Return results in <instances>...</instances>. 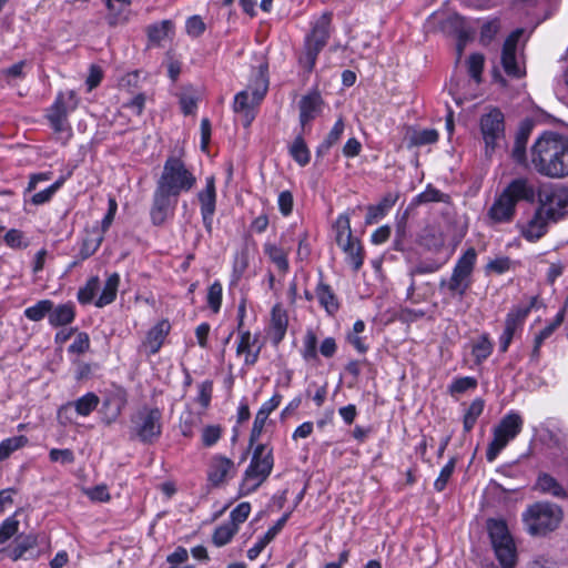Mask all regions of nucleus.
<instances>
[{
    "mask_svg": "<svg viewBox=\"0 0 568 568\" xmlns=\"http://www.w3.org/2000/svg\"><path fill=\"white\" fill-rule=\"evenodd\" d=\"M530 162L542 176H568V138L554 132L544 133L530 149Z\"/></svg>",
    "mask_w": 568,
    "mask_h": 568,
    "instance_id": "obj_1",
    "label": "nucleus"
},
{
    "mask_svg": "<svg viewBox=\"0 0 568 568\" xmlns=\"http://www.w3.org/2000/svg\"><path fill=\"white\" fill-rule=\"evenodd\" d=\"M521 518L525 529L530 536H544L559 526L562 511L555 504L537 501L525 509Z\"/></svg>",
    "mask_w": 568,
    "mask_h": 568,
    "instance_id": "obj_2",
    "label": "nucleus"
},
{
    "mask_svg": "<svg viewBox=\"0 0 568 568\" xmlns=\"http://www.w3.org/2000/svg\"><path fill=\"white\" fill-rule=\"evenodd\" d=\"M274 466L273 450L264 444H257L241 483V493L255 491L270 476Z\"/></svg>",
    "mask_w": 568,
    "mask_h": 568,
    "instance_id": "obj_3",
    "label": "nucleus"
},
{
    "mask_svg": "<svg viewBox=\"0 0 568 568\" xmlns=\"http://www.w3.org/2000/svg\"><path fill=\"white\" fill-rule=\"evenodd\" d=\"M195 184V175L176 156H169L166 159L163 171L156 182L158 186L176 196L191 191Z\"/></svg>",
    "mask_w": 568,
    "mask_h": 568,
    "instance_id": "obj_4",
    "label": "nucleus"
},
{
    "mask_svg": "<svg viewBox=\"0 0 568 568\" xmlns=\"http://www.w3.org/2000/svg\"><path fill=\"white\" fill-rule=\"evenodd\" d=\"M477 260V252L469 247L456 262L448 280L443 278L440 288H447L452 297L463 298L471 286V275Z\"/></svg>",
    "mask_w": 568,
    "mask_h": 568,
    "instance_id": "obj_5",
    "label": "nucleus"
},
{
    "mask_svg": "<svg viewBox=\"0 0 568 568\" xmlns=\"http://www.w3.org/2000/svg\"><path fill=\"white\" fill-rule=\"evenodd\" d=\"M487 530L495 555L500 565L504 568H513L516 565L517 554L515 541L506 521L490 518L487 520Z\"/></svg>",
    "mask_w": 568,
    "mask_h": 568,
    "instance_id": "obj_6",
    "label": "nucleus"
},
{
    "mask_svg": "<svg viewBox=\"0 0 568 568\" xmlns=\"http://www.w3.org/2000/svg\"><path fill=\"white\" fill-rule=\"evenodd\" d=\"M332 14L324 12L312 26L311 32L305 38L304 53L300 63L311 72L315 67L316 59L329 38Z\"/></svg>",
    "mask_w": 568,
    "mask_h": 568,
    "instance_id": "obj_7",
    "label": "nucleus"
},
{
    "mask_svg": "<svg viewBox=\"0 0 568 568\" xmlns=\"http://www.w3.org/2000/svg\"><path fill=\"white\" fill-rule=\"evenodd\" d=\"M132 433L144 444H152L162 433V412L158 407L143 406L132 417Z\"/></svg>",
    "mask_w": 568,
    "mask_h": 568,
    "instance_id": "obj_8",
    "label": "nucleus"
},
{
    "mask_svg": "<svg viewBox=\"0 0 568 568\" xmlns=\"http://www.w3.org/2000/svg\"><path fill=\"white\" fill-rule=\"evenodd\" d=\"M523 424L521 416L514 412L506 414L500 419L494 428V438L486 452V458L489 463L494 462L508 443L516 438L523 429Z\"/></svg>",
    "mask_w": 568,
    "mask_h": 568,
    "instance_id": "obj_9",
    "label": "nucleus"
},
{
    "mask_svg": "<svg viewBox=\"0 0 568 568\" xmlns=\"http://www.w3.org/2000/svg\"><path fill=\"white\" fill-rule=\"evenodd\" d=\"M335 240L337 245L345 253L347 264L357 272L363 265V248L357 240L353 237L351 222L347 214L337 216L335 224Z\"/></svg>",
    "mask_w": 568,
    "mask_h": 568,
    "instance_id": "obj_10",
    "label": "nucleus"
},
{
    "mask_svg": "<svg viewBox=\"0 0 568 568\" xmlns=\"http://www.w3.org/2000/svg\"><path fill=\"white\" fill-rule=\"evenodd\" d=\"M480 133L485 143V155L491 158L505 139V119L503 112L493 108L480 118Z\"/></svg>",
    "mask_w": 568,
    "mask_h": 568,
    "instance_id": "obj_11",
    "label": "nucleus"
},
{
    "mask_svg": "<svg viewBox=\"0 0 568 568\" xmlns=\"http://www.w3.org/2000/svg\"><path fill=\"white\" fill-rule=\"evenodd\" d=\"M266 91V80L263 77H258L254 89L243 90L235 95L233 110L242 115L245 126H248L254 120V108L264 99Z\"/></svg>",
    "mask_w": 568,
    "mask_h": 568,
    "instance_id": "obj_12",
    "label": "nucleus"
},
{
    "mask_svg": "<svg viewBox=\"0 0 568 568\" xmlns=\"http://www.w3.org/2000/svg\"><path fill=\"white\" fill-rule=\"evenodd\" d=\"M538 203V206L545 209L548 217L556 223L568 214V190L562 187L539 190Z\"/></svg>",
    "mask_w": 568,
    "mask_h": 568,
    "instance_id": "obj_13",
    "label": "nucleus"
},
{
    "mask_svg": "<svg viewBox=\"0 0 568 568\" xmlns=\"http://www.w3.org/2000/svg\"><path fill=\"white\" fill-rule=\"evenodd\" d=\"M178 197L156 185L150 211L151 221L154 225L160 226L173 216Z\"/></svg>",
    "mask_w": 568,
    "mask_h": 568,
    "instance_id": "obj_14",
    "label": "nucleus"
},
{
    "mask_svg": "<svg viewBox=\"0 0 568 568\" xmlns=\"http://www.w3.org/2000/svg\"><path fill=\"white\" fill-rule=\"evenodd\" d=\"M100 398L94 393H87L77 400L62 405L58 410V419L62 425L71 424L73 420V412L81 417L89 416L97 409Z\"/></svg>",
    "mask_w": 568,
    "mask_h": 568,
    "instance_id": "obj_15",
    "label": "nucleus"
},
{
    "mask_svg": "<svg viewBox=\"0 0 568 568\" xmlns=\"http://www.w3.org/2000/svg\"><path fill=\"white\" fill-rule=\"evenodd\" d=\"M536 302V297H532L529 305L527 306H517L514 307L506 316L505 321V329L499 337V349L500 352H507L514 335L518 328L521 327L526 317L530 313L534 304Z\"/></svg>",
    "mask_w": 568,
    "mask_h": 568,
    "instance_id": "obj_16",
    "label": "nucleus"
},
{
    "mask_svg": "<svg viewBox=\"0 0 568 568\" xmlns=\"http://www.w3.org/2000/svg\"><path fill=\"white\" fill-rule=\"evenodd\" d=\"M521 30L514 31L504 42L501 51V64L509 77L520 78L524 75V67L517 53V44Z\"/></svg>",
    "mask_w": 568,
    "mask_h": 568,
    "instance_id": "obj_17",
    "label": "nucleus"
},
{
    "mask_svg": "<svg viewBox=\"0 0 568 568\" xmlns=\"http://www.w3.org/2000/svg\"><path fill=\"white\" fill-rule=\"evenodd\" d=\"M517 206L519 202L534 203L538 196L535 182L527 176L510 180L501 191Z\"/></svg>",
    "mask_w": 568,
    "mask_h": 568,
    "instance_id": "obj_18",
    "label": "nucleus"
},
{
    "mask_svg": "<svg viewBox=\"0 0 568 568\" xmlns=\"http://www.w3.org/2000/svg\"><path fill=\"white\" fill-rule=\"evenodd\" d=\"M237 468L234 462L222 455H214L207 466V481L219 487L227 483L236 475Z\"/></svg>",
    "mask_w": 568,
    "mask_h": 568,
    "instance_id": "obj_19",
    "label": "nucleus"
},
{
    "mask_svg": "<svg viewBox=\"0 0 568 568\" xmlns=\"http://www.w3.org/2000/svg\"><path fill=\"white\" fill-rule=\"evenodd\" d=\"M554 223L539 206L532 216L524 224L518 225L520 235L528 242H537L548 232L549 224Z\"/></svg>",
    "mask_w": 568,
    "mask_h": 568,
    "instance_id": "obj_20",
    "label": "nucleus"
},
{
    "mask_svg": "<svg viewBox=\"0 0 568 568\" xmlns=\"http://www.w3.org/2000/svg\"><path fill=\"white\" fill-rule=\"evenodd\" d=\"M201 204V215L204 227L211 232L213 224V215L215 213L216 191L214 176L206 178L205 189L197 194Z\"/></svg>",
    "mask_w": 568,
    "mask_h": 568,
    "instance_id": "obj_21",
    "label": "nucleus"
},
{
    "mask_svg": "<svg viewBox=\"0 0 568 568\" xmlns=\"http://www.w3.org/2000/svg\"><path fill=\"white\" fill-rule=\"evenodd\" d=\"M516 207L511 200L500 192L488 209L487 217L494 224L509 223L516 215Z\"/></svg>",
    "mask_w": 568,
    "mask_h": 568,
    "instance_id": "obj_22",
    "label": "nucleus"
},
{
    "mask_svg": "<svg viewBox=\"0 0 568 568\" xmlns=\"http://www.w3.org/2000/svg\"><path fill=\"white\" fill-rule=\"evenodd\" d=\"M261 345H257V337L252 336L248 331H240V341L237 343V355H244V364L254 365L260 356Z\"/></svg>",
    "mask_w": 568,
    "mask_h": 568,
    "instance_id": "obj_23",
    "label": "nucleus"
},
{
    "mask_svg": "<svg viewBox=\"0 0 568 568\" xmlns=\"http://www.w3.org/2000/svg\"><path fill=\"white\" fill-rule=\"evenodd\" d=\"M170 328L171 325L168 321H161L148 332L142 346L150 355H154L160 351Z\"/></svg>",
    "mask_w": 568,
    "mask_h": 568,
    "instance_id": "obj_24",
    "label": "nucleus"
},
{
    "mask_svg": "<svg viewBox=\"0 0 568 568\" xmlns=\"http://www.w3.org/2000/svg\"><path fill=\"white\" fill-rule=\"evenodd\" d=\"M322 99L318 93H311L300 101V122L303 128L313 121L321 112Z\"/></svg>",
    "mask_w": 568,
    "mask_h": 568,
    "instance_id": "obj_25",
    "label": "nucleus"
},
{
    "mask_svg": "<svg viewBox=\"0 0 568 568\" xmlns=\"http://www.w3.org/2000/svg\"><path fill=\"white\" fill-rule=\"evenodd\" d=\"M109 10L108 23L112 27L125 23L130 18V0H104Z\"/></svg>",
    "mask_w": 568,
    "mask_h": 568,
    "instance_id": "obj_26",
    "label": "nucleus"
},
{
    "mask_svg": "<svg viewBox=\"0 0 568 568\" xmlns=\"http://www.w3.org/2000/svg\"><path fill=\"white\" fill-rule=\"evenodd\" d=\"M288 514L283 515L255 544L247 550V558L254 560L263 549L275 538L287 521Z\"/></svg>",
    "mask_w": 568,
    "mask_h": 568,
    "instance_id": "obj_27",
    "label": "nucleus"
},
{
    "mask_svg": "<svg viewBox=\"0 0 568 568\" xmlns=\"http://www.w3.org/2000/svg\"><path fill=\"white\" fill-rule=\"evenodd\" d=\"M315 295L320 305L327 312V314L334 315L338 311V298L328 284L320 282L315 288Z\"/></svg>",
    "mask_w": 568,
    "mask_h": 568,
    "instance_id": "obj_28",
    "label": "nucleus"
},
{
    "mask_svg": "<svg viewBox=\"0 0 568 568\" xmlns=\"http://www.w3.org/2000/svg\"><path fill=\"white\" fill-rule=\"evenodd\" d=\"M78 103L79 99L75 91L68 90L64 92H59L48 112L62 113L63 115L68 116L70 112L77 109Z\"/></svg>",
    "mask_w": 568,
    "mask_h": 568,
    "instance_id": "obj_29",
    "label": "nucleus"
},
{
    "mask_svg": "<svg viewBox=\"0 0 568 568\" xmlns=\"http://www.w3.org/2000/svg\"><path fill=\"white\" fill-rule=\"evenodd\" d=\"M78 103L79 99L75 91L68 90L64 92H59L48 112L62 113L63 115L68 116L70 112L77 109Z\"/></svg>",
    "mask_w": 568,
    "mask_h": 568,
    "instance_id": "obj_30",
    "label": "nucleus"
},
{
    "mask_svg": "<svg viewBox=\"0 0 568 568\" xmlns=\"http://www.w3.org/2000/svg\"><path fill=\"white\" fill-rule=\"evenodd\" d=\"M75 310L73 303L60 304L57 307L52 306V311L49 314V323L54 327L68 325L73 322Z\"/></svg>",
    "mask_w": 568,
    "mask_h": 568,
    "instance_id": "obj_31",
    "label": "nucleus"
},
{
    "mask_svg": "<svg viewBox=\"0 0 568 568\" xmlns=\"http://www.w3.org/2000/svg\"><path fill=\"white\" fill-rule=\"evenodd\" d=\"M290 248L274 243L264 244L265 255L274 263L280 272L286 273L288 271V255Z\"/></svg>",
    "mask_w": 568,
    "mask_h": 568,
    "instance_id": "obj_32",
    "label": "nucleus"
},
{
    "mask_svg": "<svg viewBox=\"0 0 568 568\" xmlns=\"http://www.w3.org/2000/svg\"><path fill=\"white\" fill-rule=\"evenodd\" d=\"M103 237V234L99 231L98 227H93L91 231H88L79 252L80 260L84 261L92 256L102 244Z\"/></svg>",
    "mask_w": 568,
    "mask_h": 568,
    "instance_id": "obj_33",
    "label": "nucleus"
},
{
    "mask_svg": "<svg viewBox=\"0 0 568 568\" xmlns=\"http://www.w3.org/2000/svg\"><path fill=\"white\" fill-rule=\"evenodd\" d=\"M119 284H120L119 274L118 273L111 274L108 277V280L105 281L102 293L95 301V306L104 307V306L111 304L116 297Z\"/></svg>",
    "mask_w": 568,
    "mask_h": 568,
    "instance_id": "obj_34",
    "label": "nucleus"
},
{
    "mask_svg": "<svg viewBox=\"0 0 568 568\" xmlns=\"http://www.w3.org/2000/svg\"><path fill=\"white\" fill-rule=\"evenodd\" d=\"M393 194L385 195L377 205H371L367 210L366 223L373 224L382 219L396 203Z\"/></svg>",
    "mask_w": 568,
    "mask_h": 568,
    "instance_id": "obj_35",
    "label": "nucleus"
},
{
    "mask_svg": "<svg viewBox=\"0 0 568 568\" xmlns=\"http://www.w3.org/2000/svg\"><path fill=\"white\" fill-rule=\"evenodd\" d=\"M408 146H420L435 143L438 140V132L434 129L413 130L409 129L406 133Z\"/></svg>",
    "mask_w": 568,
    "mask_h": 568,
    "instance_id": "obj_36",
    "label": "nucleus"
},
{
    "mask_svg": "<svg viewBox=\"0 0 568 568\" xmlns=\"http://www.w3.org/2000/svg\"><path fill=\"white\" fill-rule=\"evenodd\" d=\"M494 344L488 334H481L471 346V355L477 364L486 361L493 353Z\"/></svg>",
    "mask_w": 568,
    "mask_h": 568,
    "instance_id": "obj_37",
    "label": "nucleus"
},
{
    "mask_svg": "<svg viewBox=\"0 0 568 568\" xmlns=\"http://www.w3.org/2000/svg\"><path fill=\"white\" fill-rule=\"evenodd\" d=\"M344 129H345L344 121H343V119L339 118L335 122V124L333 125V128L331 129V131L328 132L326 138L324 139V141L318 145V148L316 150V156L325 155L329 151V149L339 141V139L344 132Z\"/></svg>",
    "mask_w": 568,
    "mask_h": 568,
    "instance_id": "obj_38",
    "label": "nucleus"
},
{
    "mask_svg": "<svg viewBox=\"0 0 568 568\" xmlns=\"http://www.w3.org/2000/svg\"><path fill=\"white\" fill-rule=\"evenodd\" d=\"M47 118L54 133L59 134L63 142H67L72 135L71 126L68 122V116L63 115L62 113L48 112Z\"/></svg>",
    "mask_w": 568,
    "mask_h": 568,
    "instance_id": "obj_39",
    "label": "nucleus"
},
{
    "mask_svg": "<svg viewBox=\"0 0 568 568\" xmlns=\"http://www.w3.org/2000/svg\"><path fill=\"white\" fill-rule=\"evenodd\" d=\"M173 32V23L170 20H163L160 23L148 28L149 41L155 45H161L162 41Z\"/></svg>",
    "mask_w": 568,
    "mask_h": 568,
    "instance_id": "obj_40",
    "label": "nucleus"
},
{
    "mask_svg": "<svg viewBox=\"0 0 568 568\" xmlns=\"http://www.w3.org/2000/svg\"><path fill=\"white\" fill-rule=\"evenodd\" d=\"M536 488L545 494H550L555 497H564L566 495L562 486L550 475L540 474L536 481Z\"/></svg>",
    "mask_w": 568,
    "mask_h": 568,
    "instance_id": "obj_41",
    "label": "nucleus"
},
{
    "mask_svg": "<svg viewBox=\"0 0 568 568\" xmlns=\"http://www.w3.org/2000/svg\"><path fill=\"white\" fill-rule=\"evenodd\" d=\"M301 355L305 362H314L318 359L317 355V337L316 334L308 329L303 337V346Z\"/></svg>",
    "mask_w": 568,
    "mask_h": 568,
    "instance_id": "obj_42",
    "label": "nucleus"
},
{
    "mask_svg": "<svg viewBox=\"0 0 568 568\" xmlns=\"http://www.w3.org/2000/svg\"><path fill=\"white\" fill-rule=\"evenodd\" d=\"M52 301L41 300L34 305L27 307L24 310V316L32 322H39L47 315L49 316L50 312L52 311Z\"/></svg>",
    "mask_w": 568,
    "mask_h": 568,
    "instance_id": "obj_43",
    "label": "nucleus"
},
{
    "mask_svg": "<svg viewBox=\"0 0 568 568\" xmlns=\"http://www.w3.org/2000/svg\"><path fill=\"white\" fill-rule=\"evenodd\" d=\"M484 400L480 398H476L470 403L463 419V426L466 433L470 432L475 426L477 418L484 410Z\"/></svg>",
    "mask_w": 568,
    "mask_h": 568,
    "instance_id": "obj_44",
    "label": "nucleus"
},
{
    "mask_svg": "<svg viewBox=\"0 0 568 568\" xmlns=\"http://www.w3.org/2000/svg\"><path fill=\"white\" fill-rule=\"evenodd\" d=\"M561 322H562V316L558 315L557 318L552 323H550L547 326H545L536 335L535 342H534V348H532V353H531V356L534 358H538L539 357L540 347H541L542 343L554 334V332L561 324Z\"/></svg>",
    "mask_w": 568,
    "mask_h": 568,
    "instance_id": "obj_45",
    "label": "nucleus"
},
{
    "mask_svg": "<svg viewBox=\"0 0 568 568\" xmlns=\"http://www.w3.org/2000/svg\"><path fill=\"white\" fill-rule=\"evenodd\" d=\"M271 322L272 327L275 331L277 342H280L284 337L287 328V315L280 305H275L272 308Z\"/></svg>",
    "mask_w": 568,
    "mask_h": 568,
    "instance_id": "obj_46",
    "label": "nucleus"
},
{
    "mask_svg": "<svg viewBox=\"0 0 568 568\" xmlns=\"http://www.w3.org/2000/svg\"><path fill=\"white\" fill-rule=\"evenodd\" d=\"M237 527L235 524H231L230 521L219 526L213 534L212 540L213 544L217 547H222L231 541L233 536L237 532Z\"/></svg>",
    "mask_w": 568,
    "mask_h": 568,
    "instance_id": "obj_47",
    "label": "nucleus"
},
{
    "mask_svg": "<svg viewBox=\"0 0 568 568\" xmlns=\"http://www.w3.org/2000/svg\"><path fill=\"white\" fill-rule=\"evenodd\" d=\"M28 443L23 435L7 438L0 443V460L7 459L13 452L22 448Z\"/></svg>",
    "mask_w": 568,
    "mask_h": 568,
    "instance_id": "obj_48",
    "label": "nucleus"
},
{
    "mask_svg": "<svg viewBox=\"0 0 568 568\" xmlns=\"http://www.w3.org/2000/svg\"><path fill=\"white\" fill-rule=\"evenodd\" d=\"M477 387V379L471 376H464L455 378L448 386V392L452 396L460 395L467 390L475 389Z\"/></svg>",
    "mask_w": 568,
    "mask_h": 568,
    "instance_id": "obj_49",
    "label": "nucleus"
},
{
    "mask_svg": "<svg viewBox=\"0 0 568 568\" xmlns=\"http://www.w3.org/2000/svg\"><path fill=\"white\" fill-rule=\"evenodd\" d=\"M290 153L293 159L302 166L310 162V151L302 136H297L294 140L290 149Z\"/></svg>",
    "mask_w": 568,
    "mask_h": 568,
    "instance_id": "obj_50",
    "label": "nucleus"
},
{
    "mask_svg": "<svg viewBox=\"0 0 568 568\" xmlns=\"http://www.w3.org/2000/svg\"><path fill=\"white\" fill-rule=\"evenodd\" d=\"M100 287V281L98 276H93L88 280L85 285L81 287L78 292V301L81 304H89L92 302L98 290Z\"/></svg>",
    "mask_w": 568,
    "mask_h": 568,
    "instance_id": "obj_51",
    "label": "nucleus"
},
{
    "mask_svg": "<svg viewBox=\"0 0 568 568\" xmlns=\"http://www.w3.org/2000/svg\"><path fill=\"white\" fill-rule=\"evenodd\" d=\"M19 520L14 516L6 518L0 525V545L6 544L19 530Z\"/></svg>",
    "mask_w": 568,
    "mask_h": 568,
    "instance_id": "obj_52",
    "label": "nucleus"
},
{
    "mask_svg": "<svg viewBox=\"0 0 568 568\" xmlns=\"http://www.w3.org/2000/svg\"><path fill=\"white\" fill-rule=\"evenodd\" d=\"M455 465H456V459L450 458L448 460V463L442 468L438 477L436 478V480L434 483V488L437 491H443L445 489L449 478L452 477V475L454 473Z\"/></svg>",
    "mask_w": 568,
    "mask_h": 568,
    "instance_id": "obj_53",
    "label": "nucleus"
},
{
    "mask_svg": "<svg viewBox=\"0 0 568 568\" xmlns=\"http://www.w3.org/2000/svg\"><path fill=\"white\" fill-rule=\"evenodd\" d=\"M222 304V285L220 282H214L211 284L207 291V305L210 308L217 313L221 308Z\"/></svg>",
    "mask_w": 568,
    "mask_h": 568,
    "instance_id": "obj_54",
    "label": "nucleus"
},
{
    "mask_svg": "<svg viewBox=\"0 0 568 568\" xmlns=\"http://www.w3.org/2000/svg\"><path fill=\"white\" fill-rule=\"evenodd\" d=\"M484 62V55L479 53H474L468 58V73L477 83L481 80Z\"/></svg>",
    "mask_w": 568,
    "mask_h": 568,
    "instance_id": "obj_55",
    "label": "nucleus"
},
{
    "mask_svg": "<svg viewBox=\"0 0 568 568\" xmlns=\"http://www.w3.org/2000/svg\"><path fill=\"white\" fill-rule=\"evenodd\" d=\"M49 459L52 463H59L61 465H71V464L74 463L75 456H74V453H73L72 449H69V448H64V449L52 448L49 452Z\"/></svg>",
    "mask_w": 568,
    "mask_h": 568,
    "instance_id": "obj_56",
    "label": "nucleus"
},
{
    "mask_svg": "<svg viewBox=\"0 0 568 568\" xmlns=\"http://www.w3.org/2000/svg\"><path fill=\"white\" fill-rule=\"evenodd\" d=\"M251 513L250 503H241L239 504L230 514V523L235 524V527L239 528L240 524L244 523Z\"/></svg>",
    "mask_w": 568,
    "mask_h": 568,
    "instance_id": "obj_57",
    "label": "nucleus"
},
{
    "mask_svg": "<svg viewBox=\"0 0 568 568\" xmlns=\"http://www.w3.org/2000/svg\"><path fill=\"white\" fill-rule=\"evenodd\" d=\"M222 429L216 425H209L202 430V443L205 447L215 445L221 438Z\"/></svg>",
    "mask_w": 568,
    "mask_h": 568,
    "instance_id": "obj_58",
    "label": "nucleus"
},
{
    "mask_svg": "<svg viewBox=\"0 0 568 568\" xmlns=\"http://www.w3.org/2000/svg\"><path fill=\"white\" fill-rule=\"evenodd\" d=\"M90 348V337L87 333L80 332L75 336L68 351L73 354H83Z\"/></svg>",
    "mask_w": 568,
    "mask_h": 568,
    "instance_id": "obj_59",
    "label": "nucleus"
},
{
    "mask_svg": "<svg viewBox=\"0 0 568 568\" xmlns=\"http://www.w3.org/2000/svg\"><path fill=\"white\" fill-rule=\"evenodd\" d=\"M212 382L205 381L199 385V394L196 397V402L203 409H206L210 406L212 399Z\"/></svg>",
    "mask_w": 568,
    "mask_h": 568,
    "instance_id": "obj_60",
    "label": "nucleus"
},
{
    "mask_svg": "<svg viewBox=\"0 0 568 568\" xmlns=\"http://www.w3.org/2000/svg\"><path fill=\"white\" fill-rule=\"evenodd\" d=\"M277 205L283 216H288L293 212L294 199L290 191H283L278 194Z\"/></svg>",
    "mask_w": 568,
    "mask_h": 568,
    "instance_id": "obj_61",
    "label": "nucleus"
},
{
    "mask_svg": "<svg viewBox=\"0 0 568 568\" xmlns=\"http://www.w3.org/2000/svg\"><path fill=\"white\" fill-rule=\"evenodd\" d=\"M180 105L185 115L193 114L197 109V98L192 92H183L180 95Z\"/></svg>",
    "mask_w": 568,
    "mask_h": 568,
    "instance_id": "obj_62",
    "label": "nucleus"
},
{
    "mask_svg": "<svg viewBox=\"0 0 568 568\" xmlns=\"http://www.w3.org/2000/svg\"><path fill=\"white\" fill-rule=\"evenodd\" d=\"M444 201V194L435 187L428 186L424 192L419 193L415 203H430V202H442Z\"/></svg>",
    "mask_w": 568,
    "mask_h": 568,
    "instance_id": "obj_63",
    "label": "nucleus"
},
{
    "mask_svg": "<svg viewBox=\"0 0 568 568\" xmlns=\"http://www.w3.org/2000/svg\"><path fill=\"white\" fill-rule=\"evenodd\" d=\"M268 416L265 414L257 412L254 418V423L250 434V444L253 445L262 435L265 423Z\"/></svg>",
    "mask_w": 568,
    "mask_h": 568,
    "instance_id": "obj_64",
    "label": "nucleus"
}]
</instances>
